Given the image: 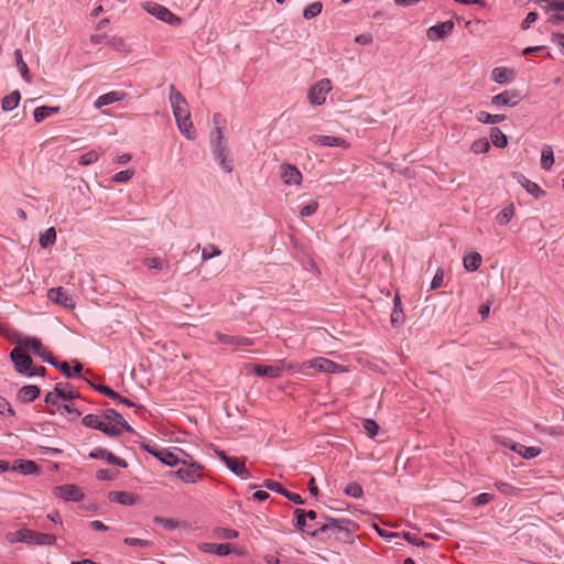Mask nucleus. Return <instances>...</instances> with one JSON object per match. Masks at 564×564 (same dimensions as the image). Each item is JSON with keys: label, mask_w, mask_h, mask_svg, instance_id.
Returning a JSON list of instances; mask_svg holds the SVG:
<instances>
[{"label": "nucleus", "mask_w": 564, "mask_h": 564, "mask_svg": "<svg viewBox=\"0 0 564 564\" xmlns=\"http://www.w3.org/2000/svg\"><path fill=\"white\" fill-rule=\"evenodd\" d=\"M554 164V153L551 145H544L541 152V167L545 171L551 170Z\"/></svg>", "instance_id": "e433bc0d"}, {"label": "nucleus", "mask_w": 564, "mask_h": 564, "mask_svg": "<svg viewBox=\"0 0 564 564\" xmlns=\"http://www.w3.org/2000/svg\"><path fill=\"white\" fill-rule=\"evenodd\" d=\"M215 337L219 344L230 345V346H251L254 344L252 338L246 336H232L221 333H216Z\"/></svg>", "instance_id": "6ab92c4d"}, {"label": "nucleus", "mask_w": 564, "mask_h": 564, "mask_svg": "<svg viewBox=\"0 0 564 564\" xmlns=\"http://www.w3.org/2000/svg\"><path fill=\"white\" fill-rule=\"evenodd\" d=\"M104 416L106 420L115 422L117 425H120L123 429V431L129 433L133 432L132 427L128 424L123 416L115 409H107L104 412Z\"/></svg>", "instance_id": "7c9ffc66"}, {"label": "nucleus", "mask_w": 564, "mask_h": 564, "mask_svg": "<svg viewBox=\"0 0 564 564\" xmlns=\"http://www.w3.org/2000/svg\"><path fill=\"white\" fill-rule=\"evenodd\" d=\"M490 140L497 148H506L508 144L507 135L497 127L490 129Z\"/></svg>", "instance_id": "4c0bfd02"}, {"label": "nucleus", "mask_w": 564, "mask_h": 564, "mask_svg": "<svg viewBox=\"0 0 564 564\" xmlns=\"http://www.w3.org/2000/svg\"><path fill=\"white\" fill-rule=\"evenodd\" d=\"M117 476V473L110 469H99L96 473V477L98 480H112Z\"/></svg>", "instance_id": "69168bd1"}, {"label": "nucleus", "mask_w": 564, "mask_h": 564, "mask_svg": "<svg viewBox=\"0 0 564 564\" xmlns=\"http://www.w3.org/2000/svg\"><path fill=\"white\" fill-rule=\"evenodd\" d=\"M332 89V83L328 78L318 80L308 91V100L312 105L321 106L325 102L327 94Z\"/></svg>", "instance_id": "1a4fd4ad"}, {"label": "nucleus", "mask_w": 564, "mask_h": 564, "mask_svg": "<svg viewBox=\"0 0 564 564\" xmlns=\"http://www.w3.org/2000/svg\"><path fill=\"white\" fill-rule=\"evenodd\" d=\"M123 543L130 546H139V547H149L152 545V542L149 540L138 539V538H124Z\"/></svg>", "instance_id": "4d7b16f0"}, {"label": "nucleus", "mask_w": 564, "mask_h": 564, "mask_svg": "<svg viewBox=\"0 0 564 564\" xmlns=\"http://www.w3.org/2000/svg\"><path fill=\"white\" fill-rule=\"evenodd\" d=\"M91 387L96 391H98L99 393L108 397L109 399L113 400L117 403H121V404H124V405L130 406V408H135V412L137 413L142 412L144 410L143 406L135 405L132 401H130L129 399L120 395L118 392H116L115 390H112L108 386H105V384H91Z\"/></svg>", "instance_id": "9b49d317"}, {"label": "nucleus", "mask_w": 564, "mask_h": 564, "mask_svg": "<svg viewBox=\"0 0 564 564\" xmlns=\"http://www.w3.org/2000/svg\"><path fill=\"white\" fill-rule=\"evenodd\" d=\"M145 451H148L153 456L158 457L162 463L169 466H175L176 465V455L172 452H170L166 448L162 449H153L149 445H147Z\"/></svg>", "instance_id": "393cba45"}, {"label": "nucleus", "mask_w": 564, "mask_h": 564, "mask_svg": "<svg viewBox=\"0 0 564 564\" xmlns=\"http://www.w3.org/2000/svg\"><path fill=\"white\" fill-rule=\"evenodd\" d=\"M181 104L187 106L186 100L178 93V130L188 139L196 138V130L191 121V115L187 110L183 109Z\"/></svg>", "instance_id": "423d86ee"}, {"label": "nucleus", "mask_w": 564, "mask_h": 564, "mask_svg": "<svg viewBox=\"0 0 564 564\" xmlns=\"http://www.w3.org/2000/svg\"><path fill=\"white\" fill-rule=\"evenodd\" d=\"M83 424L87 427L99 430L101 429L104 421L96 414H87L83 417Z\"/></svg>", "instance_id": "49530a36"}, {"label": "nucleus", "mask_w": 564, "mask_h": 564, "mask_svg": "<svg viewBox=\"0 0 564 564\" xmlns=\"http://www.w3.org/2000/svg\"><path fill=\"white\" fill-rule=\"evenodd\" d=\"M23 343L24 347H26L29 351H32L34 355L39 356L43 361L51 365H57L56 358L46 347H44L39 338L24 337Z\"/></svg>", "instance_id": "6e6552de"}, {"label": "nucleus", "mask_w": 564, "mask_h": 564, "mask_svg": "<svg viewBox=\"0 0 564 564\" xmlns=\"http://www.w3.org/2000/svg\"><path fill=\"white\" fill-rule=\"evenodd\" d=\"M126 94L122 91H110L104 94L97 98L95 101V106L97 108H101L102 106H107L117 101H121L124 98Z\"/></svg>", "instance_id": "c756f323"}, {"label": "nucleus", "mask_w": 564, "mask_h": 564, "mask_svg": "<svg viewBox=\"0 0 564 564\" xmlns=\"http://www.w3.org/2000/svg\"><path fill=\"white\" fill-rule=\"evenodd\" d=\"M301 369H314L318 372L324 373H336L346 371L344 366L338 365L335 361L324 357H316L311 360L304 361L301 365Z\"/></svg>", "instance_id": "39448f33"}, {"label": "nucleus", "mask_w": 564, "mask_h": 564, "mask_svg": "<svg viewBox=\"0 0 564 564\" xmlns=\"http://www.w3.org/2000/svg\"><path fill=\"white\" fill-rule=\"evenodd\" d=\"M55 390L57 391L58 394H63L59 395V398L63 400H73L79 398L78 391L73 389V387L69 386V383L58 382L55 384Z\"/></svg>", "instance_id": "72a5a7b5"}, {"label": "nucleus", "mask_w": 564, "mask_h": 564, "mask_svg": "<svg viewBox=\"0 0 564 564\" xmlns=\"http://www.w3.org/2000/svg\"><path fill=\"white\" fill-rule=\"evenodd\" d=\"M101 153L102 152L97 149L90 150L79 158L78 164L83 166L90 165L99 160Z\"/></svg>", "instance_id": "ea45409f"}, {"label": "nucleus", "mask_w": 564, "mask_h": 564, "mask_svg": "<svg viewBox=\"0 0 564 564\" xmlns=\"http://www.w3.org/2000/svg\"><path fill=\"white\" fill-rule=\"evenodd\" d=\"M322 9H323V4L322 2L319 1H315L311 4H308L304 11H303V17L306 19V20H310V19H313L315 17H317L321 12H322Z\"/></svg>", "instance_id": "a18cd8bd"}, {"label": "nucleus", "mask_w": 564, "mask_h": 564, "mask_svg": "<svg viewBox=\"0 0 564 564\" xmlns=\"http://www.w3.org/2000/svg\"><path fill=\"white\" fill-rule=\"evenodd\" d=\"M100 431L108 436L115 437L119 436L122 433L123 429L120 425H110L104 422Z\"/></svg>", "instance_id": "864d4df0"}, {"label": "nucleus", "mask_w": 564, "mask_h": 564, "mask_svg": "<svg viewBox=\"0 0 564 564\" xmlns=\"http://www.w3.org/2000/svg\"><path fill=\"white\" fill-rule=\"evenodd\" d=\"M221 252L220 250L218 249V247L214 246V245H208L207 247H205L202 251V259L203 260H208V259H212L216 256H219Z\"/></svg>", "instance_id": "052dcab7"}, {"label": "nucleus", "mask_w": 564, "mask_h": 564, "mask_svg": "<svg viewBox=\"0 0 564 564\" xmlns=\"http://www.w3.org/2000/svg\"><path fill=\"white\" fill-rule=\"evenodd\" d=\"M539 18V14L534 11L529 12L524 20L521 23L522 30H527L531 26L532 23H534Z\"/></svg>", "instance_id": "774afa93"}, {"label": "nucleus", "mask_w": 564, "mask_h": 564, "mask_svg": "<svg viewBox=\"0 0 564 564\" xmlns=\"http://www.w3.org/2000/svg\"><path fill=\"white\" fill-rule=\"evenodd\" d=\"M6 539L9 543L14 544L18 542H24L28 540L26 538V529H20L15 532H9L6 535Z\"/></svg>", "instance_id": "8fccbe9b"}, {"label": "nucleus", "mask_w": 564, "mask_h": 564, "mask_svg": "<svg viewBox=\"0 0 564 564\" xmlns=\"http://www.w3.org/2000/svg\"><path fill=\"white\" fill-rule=\"evenodd\" d=\"M204 477V466L178 448V479L185 484H195Z\"/></svg>", "instance_id": "f03ea898"}, {"label": "nucleus", "mask_w": 564, "mask_h": 564, "mask_svg": "<svg viewBox=\"0 0 564 564\" xmlns=\"http://www.w3.org/2000/svg\"><path fill=\"white\" fill-rule=\"evenodd\" d=\"M109 464H112V465H117L119 467H123L126 468L128 466L127 462L123 459V458H120L116 455H113L112 453H110L109 451L107 452V455H106V458H105Z\"/></svg>", "instance_id": "e2e57ef3"}, {"label": "nucleus", "mask_w": 564, "mask_h": 564, "mask_svg": "<svg viewBox=\"0 0 564 564\" xmlns=\"http://www.w3.org/2000/svg\"><path fill=\"white\" fill-rule=\"evenodd\" d=\"M154 523L163 525L165 529L173 530L176 528V522L173 519H165L162 517H155Z\"/></svg>", "instance_id": "338daca9"}, {"label": "nucleus", "mask_w": 564, "mask_h": 564, "mask_svg": "<svg viewBox=\"0 0 564 564\" xmlns=\"http://www.w3.org/2000/svg\"><path fill=\"white\" fill-rule=\"evenodd\" d=\"M514 78V70L508 67H495L491 72V79L498 84H506Z\"/></svg>", "instance_id": "cd10ccee"}, {"label": "nucleus", "mask_w": 564, "mask_h": 564, "mask_svg": "<svg viewBox=\"0 0 564 564\" xmlns=\"http://www.w3.org/2000/svg\"><path fill=\"white\" fill-rule=\"evenodd\" d=\"M59 395H63L62 393H57V391L54 389V391L47 392L45 395V403L47 406L56 408V410H61V405L58 403ZM48 412L51 414L55 413V409H50Z\"/></svg>", "instance_id": "37998d69"}, {"label": "nucleus", "mask_w": 564, "mask_h": 564, "mask_svg": "<svg viewBox=\"0 0 564 564\" xmlns=\"http://www.w3.org/2000/svg\"><path fill=\"white\" fill-rule=\"evenodd\" d=\"M0 335L10 343L14 344L15 347H19L24 339V337H22L18 330L8 325H0Z\"/></svg>", "instance_id": "2f4dec72"}, {"label": "nucleus", "mask_w": 564, "mask_h": 564, "mask_svg": "<svg viewBox=\"0 0 564 564\" xmlns=\"http://www.w3.org/2000/svg\"><path fill=\"white\" fill-rule=\"evenodd\" d=\"M490 149L489 141L486 138L478 139L473 142L470 150L475 154H481L488 152Z\"/></svg>", "instance_id": "09e8293b"}, {"label": "nucleus", "mask_w": 564, "mask_h": 564, "mask_svg": "<svg viewBox=\"0 0 564 564\" xmlns=\"http://www.w3.org/2000/svg\"><path fill=\"white\" fill-rule=\"evenodd\" d=\"M47 297L52 302L66 308L75 307L74 297L62 286L48 290Z\"/></svg>", "instance_id": "f8f14e48"}, {"label": "nucleus", "mask_w": 564, "mask_h": 564, "mask_svg": "<svg viewBox=\"0 0 564 564\" xmlns=\"http://www.w3.org/2000/svg\"><path fill=\"white\" fill-rule=\"evenodd\" d=\"M143 264L149 269L162 270L165 265V261L161 258H145Z\"/></svg>", "instance_id": "5fc2aeb1"}, {"label": "nucleus", "mask_w": 564, "mask_h": 564, "mask_svg": "<svg viewBox=\"0 0 564 564\" xmlns=\"http://www.w3.org/2000/svg\"><path fill=\"white\" fill-rule=\"evenodd\" d=\"M11 470L19 471L22 475H33L40 473V467L34 460L15 459Z\"/></svg>", "instance_id": "5701e85b"}, {"label": "nucleus", "mask_w": 564, "mask_h": 564, "mask_svg": "<svg viewBox=\"0 0 564 564\" xmlns=\"http://www.w3.org/2000/svg\"><path fill=\"white\" fill-rule=\"evenodd\" d=\"M443 281H444V271H443V269L440 268L433 276V280L431 282V289L436 290V289L441 288L443 285Z\"/></svg>", "instance_id": "0e129e2a"}, {"label": "nucleus", "mask_w": 564, "mask_h": 564, "mask_svg": "<svg viewBox=\"0 0 564 564\" xmlns=\"http://www.w3.org/2000/svg\"><path fill=\"white\" fill-rule=\"evenodd\" d=\"M218 458L237 476L242 479L251 477L250 471L246 468L245 459L229 456L224 451H217Z\"/></svg>", "instance_id": "0eeeda50"}, {"label": "nucleus", "mask_w": 564, "mask_h": 564, "mask_svg": "<svg viewBox=\"0 0 564 564\" xmlns=\"http://www.w3.org/2000/svg\"><path fill=\"white\" fill-rule=\"evenodd\" d=\"M403 538L411 544L416 546H427V543L424 542L421 538H419L416 534H413L411 532H403Z\"/></svg>", "instance_id": "680f3d73"}, {"label": "nucleus", "mask_w": 564, "mask_h": 564, "mask_svg": "<svg viewBox=\"0 0 564 564\" xmlns=\"http://www.w3.org/2000/svg\"><path fill=\"white\" fill-rule=\"evenodd\" d=\"M294 514L296 517V528L301 531H304L308 533L312 536H319L323 533L332 532L335 533L336 531L344 530L343 523L344 520H337V519H327V522L319 525L313 531L306 530V518H305V510L303 509H295Z\"/></svg>", "instance_id": "7ed1b4c3"}, {"label": "nucleus", "mask_w": 564, "mask_h": 564, "mask_svg": "<svg viewBox=\"0 0 564 564\" xmlns=\"http://www.w3.org/2000/svg\"><path fill=\"white\" fill-rule=\"evenodd\" d=\"M453 29H454L453 21H445V22L437 23L427 29V37L431 41L441 40V39L447 36L448 34H451Z\"/></svg>", "instance_id": "f3484780"}, {"label": "nucleus", "mask_w": 564, "mask_h": 564, "mask_svg": "<svg viewBox=\"0 0 564 564\" xmlns=\"http://www.w3.org/2000/svg\"><path fill=\"white\" fill-rule=\"evenodd\" d=\"M14 57H15L17 66H18V68L20 70L22 77L26 82H30V70H29V67H28L26 63L23 61L22 51L21 50H15L14 51Z\"/></svg>", "instance_id": "79ce46f5"}, {"label": "nucleus", "mask_w": 564, "mask_h": 564, "mask_svg": "<svg viewBox=\"0 0 564 564\" xmlns=\"http://www.w3.org/2000/svg\"><path fill=\"white\" fill-rule=\"evenodd\" d=\"M214 534L216 538L223 540H234L239 535L238 531L229 528H217L215 529Z\"/></svg>", "instance_id": "de8ad7c7"}, {"label": "nucleus", "mask_w": 564, "mask_h": 564, "mask_svg": "<svg viewBox=\"0 0 564 564\" xmlns=\"http://www.w3.org/2000/svg\"><path fill=\"white\" fill-rule=\"evenodd\" d=\"M463 264L467 271L474 272L481 264V256L478 252L468 253L464 257Z\"/></svg>", "instance_id": "c9c22d12"}, {"label": "nucleus", "mask_w": 564, "mask_h": 564, "mask_svg": "<svg viewBox=\"0 0 564 564\" xmlns=\"http://www.w3.org/2000/svg\"><path fill=\"white\" fill-rule=\"evenodd\" d=\"M362 426L368 436L375 437L379 431L378 424L370 419L364 420Z\"/></svg>", "instance_id": "13d9d810"}, {"label": "nucleus", "mask_w": 564, "mask_h": 564, "mask_svg": "<svg viewBox=\"0 0 564 564\" xmlns=\"http://www.w3.org/2000/svg\"><path fill=\"white\" fill-rule=\"evenodd\" d=\"M40 388L37 386H24L18 392V399L23 403L34 401L40 395Z\"/></svg>", "instance_id": "c85d7f7f"}, {"label": "nucleus", "mask_w": 564, "mask_h": 564, "mask_svg": "<svg viewBox=\"0 0 564 564\" xmlns=\"http://www.w3.org/2000/svg\"><path fill=\"white\" fill-rule=\"evenodd\" d=\"M252 370H253V373L259 377L278 378L281 376L282 367L279 365H273V366L254 365Z\"/></svg>", "instance_id": "bb28decb"}, {"label": "nucleus", "mask_w": 564, "mask_h": 564, "mask_svg": "<svg viewBox=\"0 0 564 564\" xmlns=\"http://www.w3.org/2000/svg\"><path fill=\"white\" fill-rule=\"evenodd\" d=\"M521 100V96L517 90H506L491 98V105L501 107H514Z\"/></svg>", "instance_id": "4468645a"}, {"label": "nucleus", "mask_w": 564, "mask_h": 564, "mask_svg": "<svg viewBox=\"0 0 564 564\" xmlns=\"http://www.w3.org/2000/svg\"><path fill=\"white\" fill-rule=\"evenodd\" d=\"M514 210L513 204L503 207L496 217L497 223L501 226L507 225L514 216Z\"/></svg>", "instance_id": "58836bf2"}, {"label": "nucleus", "mask_w": 564, "mask_h": 564, "mask_svg": "<svg viewBox=\"0 0 564 564\" xmlns=\"http://www.w3.org/2000/svg\"><path fill=\"white\" fill-rule=\"evenodd\" d=\"M199 550L204 553L217 554L226 556L231 553H237V549L231 543H202Z\"/></svg>", "instance_id": "2eb2a0df"}, {"label": "nucleus", "mask_w": 564, "mask_h": 564, "mask_svg": "<svg viewBox=\"0 0 564 564\" xmlns=\"http://www.w3.org/2000/svg\"><path fill=\"white\" fill-rule=\"evenodd\" d=\"M145 10L164 22L173 23L175 19V15L169 9L158 3H147Z\"/></svg>", "instance_id": "4be33fe9"}, {"label": "nucleus", "mask_w": 564, "mask_h": 564, "mask_svg": "<svg viewBox=\"0 0 564 564\" xmlns=\"http://www.w3.org/2000/svg\"><path fill=\"white\" fill-rule=\"evenodd\" d=\"M512 176L533 197L540 198L545 195V192L536 183L528 180L524 175H522L520 173H513Z\"/></svg>", "instance_id": "aec40b11"}, {"label": "nucleus", "mask_w": 564, "mask_h": 564, "mask_svg": "<svg viewBox=\"0 0 564 564\" xmlns=\"http://www.w3.org/2000/svg\"><path fill=\"white\" fill-rule=\"evenodd\" d=\"M54 495L65 501L78 502L84 498L82 489L73 484L56 486L54 488Z\"/></svg>", "instance_id": "9d476101"}, {"label": "nucleus", "mask_w": 564, "mask_h": 564, "mask_svg": "<svg viewBox=\"0 0 564 564\" xmlns=\"http://www.w3.org/2000/svg\"><path fill=\"white\" fill-rule=\"evenodd\" d=\"M405 319V315L402 310L401 297L399 294L394 295L393 299V311L391 313V325L393 327H400Z\"/></svg>", "instance_id": "a878e982"}, {"label": "nucleus", "mask_w": 564, "mask_h": 564, "mask_svg": "<svg viewBox=\"0 0 564 564\" xmlns=\"http://www.w3.org/2000/svg\"><path fill=\"white\" fill-rule=\"evenodd\" d=\"M108 498L111 502L122 506H133L138 502L139 497L135 494L128 491H110Z\"/></svg>", "instance_id": "412c9836"}, {"label": "nucleus", "mask_w": 564, "mask_h": 564, "mask_svg": "<svg viewBox=\"0 0 564 564\" xmlns=\"http://www.w3.org/2000/svg\"><path fill=\"white\" fill-rule=\"evenodd\" d=\"M25 543L35 545H52L56 542V536L50 533H42L34 530L26 529Z\"/></svg>", "instance_id": "a211bd4d"}, {"label": "nucleus", "mask_w": 564, "mask_h": 564, "mask_svg": "<svg viewBox=\"0 0 564 564\" xmlns=\"http://www.w3.org/2000/svg\"><path fill=\"white\" fill-rule=\"evenodd\" d=\"M495 487L503 495L513 496L518 492V489L505 481H496Z\"/></svg>", "instance_id": "603ef678"}, {"label": "nucleus", "mask_w": 564, "mask_h": 564, "mask_svg": "<svg viewBox=\"0 0 564 564\" xmlns=\"http://www.w3.org/2000/svg\"><path fill=\"white\" fill-rule=\"evenodd\" d=\"M29 349L22 343L19 347H14L10 352V359L17 372L32 377L33 360L28 354Z\"/></svg>", "instance_id": "20e7f679"}, {"label": "nucleus", "mask_w": 564, "mask_h": 564, "mask_svg": "<svg viewBox=\"0 0 564 564\" xmlns=\"http://www.w3.org/2000/svg\"><path fill=\"white\" fill-rule=\"evenodd\" d=\"M344 491L347 496H350L352 498H361L364 494L362 487L357 482L348 484L345 487Z\"/></svg>", "instance_id": "3c124183"}, {"label": "nucleus", "mask_w": 564, "mask_h": 564, "mask_svg": "<svg viewBox=\"0 0 564 564\" xmlns=\"http://www.w3.org/2000/svg\"><path fill=\"white\" fill-rule=\"evenodd\" d=\"M318 208V203L316 200L310 202L307 205L303 206L300 210L301 217H308L316 213Z\"/></svg>", "instance_id": "bf43d9fd"}, {"label": "nucleus", "mask_w": 564, "mask_h": 564, "mask_svg": "<svg viewBox=\"0 0 564 564\" xmlns=\"http://www.w3.org/2000/svg\"><path fill=\"white\" fill-rule=\"evenodd\" d=\"M477 120L482 123H498L506 119L505 115H491L486 111H479L476 116Z\"/></svg>", "instance_id": "a19ab883"}, {"label": "nucleus", "mask_w": 564, "mask_h": 564, "mask_svg": "<svg viewBox=\"0 0 564 564\" xmlns=\"http://www.w3.org/2000/svg\"><path fill=\"white\" fill-rule=\"evenodd\" d=\"M510 449L514 453L519 454L524 459H532L535 458L541 454V448L535 446H525L519 443H512V446H510Z\"/></svg>", "instance_id": "b1692460"}, {"label": "nucleus", "mask_w": 564, "mask_h": 564, "mask_svg": "<svg viewBox=\"0 0 564 564\" xmlns=\"http://www.w3.org/2000/svg\"><path fill=\"white\" fill-rule=\"evenodd\" d=\"M134 171L131 169L120 171L112 176L113 182L126 183L132 178Z\"/></svg>", "instance_id": "6e6d98bb"}, {"label": "nucleus", "mask_w": 564, "mask_h": 564, "mask_svg": "<svg viewBox=\"0 0 564 564\" xmlns=\"http://www.w3.org/2000/svg\"><path fill=\"white\" fill-rule=\"evenodd\" d=\"M281 178L285 185H300L302 182V173L295 165L282 164Z\"/></svg>", "instance_id": "dca6fc26"}, {"label": "nucleus", "mask_w": 564, "mask_h": 564, "mask_svg": "<svg viewBox=\"0 0 564 564\" xmlns=\"http://www.w3.org/2000/svg\"><path fill=\"white\" fill-rule=\"evenodd\" d=\"M308 140L315 145L319 147H340L344 149H348L350 147L349 142H347L345 139L334 135L313 134L308 138Z\"/></svg>", "instance_id": "ddd939ff"}, {"label": "nucleus", "mask_w": 564, "mask_h": 564, "mask_svg": "<svg viewBox=\"0 0 564 564\" xmlns=\"http://www.w3.org/2000/svg\"><path fill=\"white\" fill-rule=\"evenodd\" d=\"M59 111V107L41 106L34 109L33 117L36 123Z\"/></svg>", "instance_id": "f704fd0d"}, {"label": "nucleus", "mask_w": 564, "mask_h": 564, "mask_svg": "<svg viewBox=\"0 0 564 564\" xmlns=\"http://www.w3.org/2000/svg\"><path fill=\"white\" fill-rule=\"evenodd\" d=\"M221 116L214 115L215 131L210 134V148L215 161L226 173H231L234 170V160L229 156V148L226 139L223 135L221 128L219 127Z\"/></svg>", "instance_id": "f257e3e1"}, {"label": "nucleus", "mask_w": 564, "mask_h": 564, "mask_svg": "<svg viewBox=\"0 0 564 564\" xmlns=\"http://www.w3.org/2000/svg\"><path fill=\"white\" fill-rule=\"evenodd\" d=\"M56 241V231L53 227L46 229L44 234L40 236V245L43 248H47L52 245H54Z\"/></svg>", "instance_id": "c03bdc74"}, {"label": "nucleus", "mask_w": 564, "mask_h": 564, "mask_svg": "<svg viewBox=\"0 0 564 564\" xmlns=\"http://www.w3.org/2000/svg\"><path fill=\"white\" fill-rule=\"evenodd\" d=\"M21 99L19 90H13L9 95L4 96L1 101V108L3 111H10L18 107Z\"/></svg>", "instance_id": "473e14b6"}]
</instances>
